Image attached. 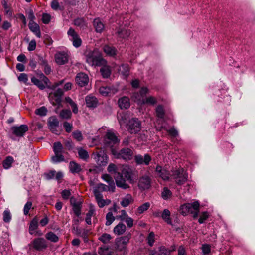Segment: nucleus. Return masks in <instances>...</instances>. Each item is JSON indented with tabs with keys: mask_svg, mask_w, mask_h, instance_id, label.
<instances>
[{
	"mask_svg": "<svg viewBox=\"0 0 255 255\" xmlns=\"http://www.w3.org/2000/svg\"><path fill=\"white\" fill-rule=\"evenodd\" d=\"M132 177V170L128 166H123L121 173L117 172L115 177L118 187L126 189L129 187L126 181H131Z\"/></svg>",
	"mask_w": 255,
	"mask_h": 255,
	"instance_id": "f257e3e1",
	"label": "nucleus"
},
{
	"mask_svg": "<svg viewBox=\"0 0 255 255\" xmlns=\"http://www.w3.org/2000/svg\"><path fill=\"white\" fill-rule=\"evenodd\" d=\"M199 207L200 204L198 201L192 203H185L181 205L179 212L184 216L191 213L193 214L194 218H196L198 216Z\"/></svg>",
	"mask_w": 255,
	"mask_h": 255,
	"instance_id": "f03ea898",
	"label": "nucleus"
},
{
	"mask_svg": "<svg viewBox=\"0 0 255 255\" xmlns=\"http://www.w3.org/2000/svg\"><path fill=\"white\" fill-rule=\"evenodd\" d=\"M86 62L91 66H99L104 65L106 63L97 50L89 52L86 55Z\"/></svg>",
	"mask_w": 255,
	"mask_h": 255,
	"instance_id": "7ed1b4c3",
	"label": "nucleus"
},
{
	"mask_svg": "<svg viewBox=\"0 0 255 255\" xmlns=\"http://www.w3.org/2000/svg\"><path fill=\"white\" fill-rule=\"evenodd\" d=\"M92 157L99 167L105 166L108 163V158L106 153L102 150L94 152Z\"/></svg>",
	"mask_w": 255,
	"mask_h": 255,
	"instance_id": "20e7f679",
	"label": "nucleus"
},
{
	"mask_svg": "<svg viewBox=\"0 0 255 255\" xmlns=\"http://www.w3.org/2000/svg\"><path fill=\"white\" fill-rule=\"evenodd\" d=\"M127 128L130 133H136L141 130V122L137 118H132L127 123Z\"/></svg>",
	"mask_w": 255,
	"mask_h": 255,
	"instance_id": "39448f33",
	"label": "nucleus"
},
{
	"mask_svg": "<svg viewBox=\"0 0 255 255\" xmlns=\"http://www.w3.org/2000/svg\"><path fill=\"white\" fill-rule=\"evenodd\" d=\"M112 153L116 158H122L126 161L130 160L133 156V151L128 148H123L119 152L112 150Z\"/></svg>",
	"mask_w": 255,
	"mask_h": 255,
	"instance_id": "423d86ee",
	"label": "nucleus"
},
{
	"mask_svg": "<svg viewBox=\"0 0 255 255\" xmlns=\"http://www.w3.org/2000/svg\"><path fill=\"white\" fill-rule=\"evenodd\" d=\"M172 176L178 185L184 184L188 180V175L183 169L173 171Z\"/></svg>",
	"mask_w": 255,
	"mask_h": 255,
	"instance_id": "0eeeda50",
	"label": "nucleus"
},
{
	"mask_svg": "<svg viewBox=\"0 0 255 255\" xmlns=\"http://www.w3.org/2000/svg\"><path fill=\"white\" fill-rule=\"evenodd\" d=\"M149 90L146 87H142L139 93L135 92L132 96V99L138 105H142L144 104V101L145 99V96L148 93Z\"/></svg>",
	"mask_w": 255,
	"mask_h": 255,
	"instance_id": "6e6552de",
	"label": "nucleus"
},
{
	"mask_svg": "<svg viewBox=\"0 0 255 255\" xmlns=\"http://www.w3.org/2000/svg\"><path fill=\"white\" fill-rule=\"evenodd\" d=\"M69 39L72 42L73 45L78 48L81 45L82 40L77 32L72 28H70L67 32Z\"/></svg>",
	"mask_w": 255,
	"mask_h": 255,
	"instance_id": "1a4fd4ad",
	"label": "nucleus"
},
{
	"mask_svg": "<svg viewBox=\"0 0 255 255\" xmlns=\"http://www.w3.org/2000/svg\"><path fill=\"white\" fill-rule=\"evenodd\" d=\"M63 94L62 89L58 88L53 92H51L49 94V99L53 105H59L61 101V97Z\"/></svg>",
	"mask_w": 255,
	"mask_h": 255,
	"instance_id": "9d476101",
	"label": "nucleus"
},
{
	"mask_svg": "<svg viewBox=\"0 0 255 255\" xmlns=\"http://www.w3.org/2000/svg\"><path fill=\"white\" fill-rule=\"evenodd\" d=\"M39 79L33 77L31 78V82L36 86H37L40 89L43 90L45 88V85H47L49 82V79L45 76L43 74L39 75Z\"/></svg>",
	"mask_w": 255,
	"mask_h": 255,
	"instance_id": "9b49d317",
	"label": "nucleus"
},
{
	"mask_svg": "<svg viewBox=\"0 0 255 255\" xmlns=\"http://www.w3.org/2000/svg\"><path fill=\"white\" fill-rule=\"evenodd\" d=\"M119 140L115 133L111 130H108L104 138V143L107 146L112 147L114 144L118 143Z\"/></svg>",
	"mask_w": 255,
	"mask_h": 255,
	"instance_id": "f8f14e48",
	"label": "nucleus"
},
{
	"mask_svg": "<svg viewBox=\"0 0 255 255\" xmlns=\"http://www.w3.org/2000/svg\"><path fill=\"white\" fill-rule=\"evenodd\" d=\"M30 245L36 250L41 251L46 249L47 247L45 240L42 238H37L34 239Z\"/></svg>",
	"mask_w": 255,
	"mask_h": 255,
	"instance_id": "ddd939ff",
	"label": "nucleus"
},
{
	"mask_svg": "<svg viewBox=\"0 0 255 255\" xmlns=\"http://www.w3.org/2000/svg\"><path fill=\"white\" fill-rule=\"evenodd\" d=\"M134 160L138 165L144 164L148 165L151 161V157L148 154H145L144 156L138 154L135 156Z\"/></svg>",
	"mask_w": 255,
	"mask_h": 255,
	"instance_id": "4468645a",
	"label": "nucleus"
},
{
	"mask_svg": "<svg viewBox=\"0 0 255 255\" xmlns=\"http://www.w3.org/2000/svg\"><path fill=\"white\" fill-rule=\"evenodd\" d=\"M117 91V88L113 86H102L99 88L100 93L104 96L113 95Z\"/></svg>",
	"mask_w": 255,
	"mask_h": 255,
	"instance_id": "2eb2a0df",
	"label": "nucleus"
},
{
	"mask_svg": "<svg viewBox=\"0 0 255 255\" xmlns=\"http://www.w3.org/2000/svg\"><path fill=\"white\" fill-rule=\"evenodd\" d=\"M55 60L58 65H63L68 62V55L64 52H59L55 55Z\"/></svg>",
	"mask_w": 255,
	"mask_h": 255,
	"instance_id": "dca6fc26",
	"label": "nucleus"
},
{
	"mask_svg": "<svg viewBox=\"0 0 255 255\" xmlns=\"http://www.w3.org/2000/svg\"><path fill=\"white\" fill-rule=\"evenodd\" d=\"M11 129L14 134L17 136L21 137L28 130V128L27 125H21L20 126L13 127Z\"/></svg>",
	"mask_w": 255,
	"mask_h": 255,
	"instance_id": "f3484780",
	"label": "nucleus"
},
{
	"mask_svg": "<svg viewBox=\"0 0 255 255\" xmlns=\"http://www.w3.org/2000/svg\"><path fill=\"white\" fill-rule=\"evenodd\" d=\"M129 238L128 236L122 237L117 238L116 240V245L119 250L122 251L126 247L127 244L128 243Z\"/></svg>",
	"mask_w": 255,
	"mask_h": 255,
	"instance_id": "a211bd4d",
	"label": "nucleus"
},
{
	"mask_svg": "<svg viewBox=\"0 0 255 255\" xmlns=\"http://www.w3.org/2000/svg\"><path fill=\"white\" fill-rule=\"evenodd\" d=\"M76 83L80 86L83 87L86 85L89 81L88 76L83 73H78L75 78Z\"/></svg>",
	"mask_w": 255,
	"mask_h": 255,
	"instance_id": "6ab92c4d",
	"label": "nucleus"
},
{
	"mask_svg": "<svg viewBox=\"0 0 255 255\" xmlns=\"http://www.w3.org/2000/svg\"><path fill=\"white\" fill-rule=\"evenodd\" d=\"M151 185V179L148 176H144L141 177L139 180L138 186L142 189H147L149 188Z\"/></svg>",
	"mask_w": 255,
	"mask_h": 255,
	"instance_id": "aec40b11",
	"label": "nucleus"
},
{
	"mask_svg": "<svg viewBox=\"0 0 255 255\" xmlns=\"http://www.w3.org/2000/svg\"><path fill=\"white\" fill-rule=\"evenodd\" d=\"M59 125V121L54 117H51L48 120V126L50 130L54 133L58 134V131L56 129Z\"/></svg>",
	"mask_w": 255,
	"mask_h": 255,
	"instance_id": "412c9836",
	"label": "nucleus"
},
{
	"mask_svg": "<svg viewBox=\"0 0 255 255\" xmlns=\"http://www.w3.org/2000/svg\"><path fill=\"white\" fill-rule=\"evenodd\" d=\"M161 214L162 218L168 224L172 225V222L170 218L171 213L168 209H165L163 212L161 213L159 211L154 213L156 216H159Z\"/></svg>",
	"mask_w": 255,
	"mask_h": 255,
	"instance_id": "4be33fe9",
	"label": "nucleus"
},
{
	"mask_svg": "<svg viewBox=\"0 0 255 255\" xmlns=\"http://www.w3.org/2000/svg\"><path fill=\"white\" fill-rule=\"evenodd\" d=\"M156 172L157 175L164 180H167L169 178V172L160 165L157 166Z\"/></svg>",
	"mask_w": 255,
	"mask_h": 255,
	"instance_id": "5701e85b",
	"label": "nucleus"
},
{
	"mask_svg": "<svg viewBox=\"0 0 255 255\" xmlns=\"http://www.w3.org/2000/svg\"><path fill=\"white\" fill-rule=\"evenodd\" d=\"M29 28L38 38L41 37L39 26L33 20H30L28 24Z\"/></svg>",
	"mask_w": 255,
	"mask_h": 255,
	"instance_id": "b1692460",
	"label": "nucleus"
},
{
	"mask_svg": "<svg viewBox=\"0 0 255 255\" xmlns=\"http://www.w3.org/2000/svg\"><path fill=\"white\" fill-rule=\"evenodd\" d=\"M118 105L121 109H127L130 105L129 99L128 97H123L118 100Z\"/></svg>",
	"mask_w": 255,
	"mask_h": 255,
	"instance_id": "393cba45",
	"label": "nucleus"
},
{
	"mask_svg": "<svg viewBox=\"0 0 255 255\" xmlns=\"http://www.w3.org/2000/svg\"><path fill=\"white\" fill-rule=\"evenodd\" d=\"M85 102L87 106L91 108L96 107L98 103L96 98L90 95L85 97Z\"/></svg>",
	"mask_w": 255,
	"mask_h": 255,
	"instance_id": "a878e982",
	"label": "nucleus"
},
{
	"mask_svg": "<svg viewBox=\"0 0 255 255\" xmlns=\"http://www.w3.org/2000/svg\"><path fill=\"white\" fill-rule=\"evenodd\" d=\"M102 178L110 185V189L111 190V191L114 192L115 185L112 178L109 175L105 174L102 175Z\"/></svg>",
	"mask_w": 255,
	"mask_h": 255,
	"instance_id": "bb28decb",
	"label": "nucleus"
},
{
	"mask_svg": "<svg viewBox=\"0 0 255 255\" xmlns=\"http://www.w3.org/2000/svg\"><path fill=\"white\" fill-rule=\"evenodd\" d=\"M93 26L97 32L101 33L104 29V24L99 18H96L93 21Z\"/></svg>",
	"mask_w": 255,
	"mask_h": 255,
	"instance_id": "cd10ccee",
	"label": "nucleus"
},
{
	"mask_svg": "<svg viewBox=\"0 0 255 255\" xmlns=\"http://www.w3.org/2000/svg\"><path fill=\"white\" fill-rule=\"evenodd\" d=\"M116 34L120 39H126L130 35V31L125 28H119Z\"/></svg>",
	"mask_w": 255,
	"mask_h": 255,
	"instance_id": "c85d7f7f",
	"label": "nucleus"
},
{
	"mask_svg": "<svg viewBox=\"0 0 255 255\" xmlns=\"http://www.w3.org/2000/svg\"><path fill=\"white\" fill-rule=\"evenodd\" d=\"M133 202V199L132 196L130 194H127L122 198L120 203L123 207H126Z\"/></svg>",
	"mask_w": 255,
	"mask_h": 255,
	"instance_id": "c756f323",
	"label": "nucleus"
},
{
	"mask_svg": "<svg viewBox=\"0 0 255 255\" xmlns=\"http://www.w3.org/2000/svg\"><path fill=\"white\" fill-rule=\"evenodd\" d=\"M69 169L70 172L74 174L78 173L82 170L81 166L75 161L70 162Z\"/></svg>",
	"mask_w": 255,
	"mask_h": 255,
	"instance_id": "7c9ffc66",
	"label": "nucleus"
},
{
	"mask_svg": "<svg viewBox=\"0 0 255 255\" xmlns=\"http://www.w3.org/2000/svg\"><path fill=\"white\" fill-rule=\"evenodd\" d=\"M73 198H71L70 199V202L71 204H72L73 206V211L74 213V214L77 216H79L81 214V203L80 202H76L73 203Z\"/></svg>",
	"mask_w": 255,
	"mask_h": 255,
	"instance_id": "2f4dec72",
	"label": "nucleus"
},
{
	"mask_svg": "<svg viewBox=\"0 0 255 255\" xmlns=\"http://www.w3.org/2000/svg\"><path fill=\"white\" fill-rule=\"evenodd\" d=\"M126 229V226L123 223H120L114 227L113 231L117 235H121L125 232Z\"/></svg>",
	"mask_w": 255,
	"mask_h": 255,
	"instance_id": "473e14b6",
	"label": "nucleus"
},
{
	"mask_svg": "<svg viewBox=\"0 0 255 255\" xmlns=\"http://www.w3.org/2000/svg\"><path fill=\"white\" fill-rule=\"evenodd\" d=\"M77 151L79 158L85 161H87L89 158L88 152L81 147L77 148Z\"/></svg>",
	"mask_w": 255,
	"mask_h": 255,
	"instance_id": "72a5a7b5",
	"label": "nucleus"
},
{
	"mask_svg": "<svg viewBox=\"0 0 255 255\" xmlns=\"http://www.w3.org/2000/svg\"><path fill=\"white\" fill-rule=\"evenodd\" d=\"M38 227V219L35 217L30 222L29 227V232L31 235L34 234V231Z\"/></svg>",
	"mask_w": 255,
	"mask_h": 255,
	"instance_id": "f704fd0d",
	"label": "nucleus"
},
{
	"mask_svg": "<svg viewBox=\"0 0 255 255\" xmlns=\"http://www.w3.org/2000/svg\"><path fill=\"white\" fill-rule=\"evenodd\" d=\"M65 102L69 104L72 109V111L74 114H77L78 112V109L77 104L69 97L65 98Z\"/></svg>",
	"mask_w": 255,
	"mask_h": 255,
	"instance_id": "c9c22d12",
	"label": "nucleus"
},
{
	"mask_svg": "<svg viewBox=\"0 0 255 255\" xmlns=\"http://www.w3.org/2000/svg\"><path fill=\"white\" fill-rule=\"evenodd\" d=\"M103 50L107 55L110 56H113L116 54V50L112 46L105 45L103 47Z\"/></svg>",
	"mask_w": 255,
	"mask_h": 255,
	"instance_id": "e433bc0d",
	"label": "nucleus"
},
{
	"mask_svg": "<svg viewBox=\"0 0 255 255\" xmlns=\"http://www.w3.org/2000/svg\"><path fill=\"white\" fill-rule=\"evenodd\" d=\"M150 207L149 202H145L139 206L136 210L137 214H141L147 211Z\"/></svg>",
	"mask_w": 255,
	"mask_h": 255,
	"instance_id": "4c0bfd02",
	"label": "nucleus"
},
{
	"mask_svg": "<svg viewBox=\"0 0 255 255\" xmlns=\"http://www.w3.org/2000/svg\"><path fill=\"white\" fill-rule=\"evenodd\" d=\"M46 238L52 242H57L59 240L58 237L52 232H49L45 235Z\"/></svg>",
	"mask_w": 255,
	"mask_h": 255,
	"instance_id": "58836bf2",
	"label": "nucleus"
},
{
	"mask_svg": "<svg viewBox=\"0 0 255 255\" xmlns=\"http://www.w3.org/2000/svg\"><path fill=\"white\" fill-rule=\"evenodd\" d=\"M175 246H173L172 249H168L164 246L161 247L159 250L160 254V255H170L171 253L175 251Z\"/></svg>",
	"mask_w": 255,
	"mask_h": 255,
	"instance_id": "ea45409f",
	"label": "nucleus"
},
{
	"mask_svg": "<svg viewBox=\"0 0 255 255\" xmlns=\"http://www.w3.org/2000/svg\"><path fill=\"white\" fill-rule=\"evenodd\" d=\"M100 72L104 78H108L111 74V70L109 67L104 65L101 68Z\"/></svg>",
	"mask_w": 255,
	"mask_h": 255,
	"instance_id": "a19ab883",
	"label": "nucleus"
},
{
	"mask_svg": "<svg viewBox=\"0 0 255 255\" xmlns=\"http://www.w3.org/2000/svg\"><path fill=\"white\" fill-rule=\"evenodd\" d=\"M63 151V146L60 142H55L53 145V151L55 154H61Z\"/></svg>",
	"mask_w": 255,
	"mask_h": 255,
	"instance_id": "79ce46f5",
	"label": "nucleus"
},
{
	"mask_svg": "<svg viewBox=\"0 0 255 255\" xmlns=\"http://www.w3.org/2000/svg\"><path fill=\"white\" fill-rule=\"evenodd\" d=\"M156 116L160 119L164 118L165 115V111L163 106L159 105L156 109Z\"/></svg>",
	"mask_w": 255,
	"mask_h": 255,
	"instance_id": "37998d69",
	"label": "nucleus"
},
{
	"mask_svg": "<svg viewBox=\"0 0 255 255\" xmlns=\"http://www.w3.org/2000/svg\"><path fill=\"white\" fill-rule=\"evenodd\" d=\"M13 162V158L11 156H8L3 162V167L4 169H8L11 166Z\"/></svg>",
	"mask_w": 255,
	"mask_h": 255,
	"instance_id": "c03bdc74",
	"label": "nucleus"
},
{
	"mask_svg": "<svg viewBox=\"0 0 255 255\" xmlns=\"http://www.w3.org/2000/svg\"><path fill=\"white\" fill-rule=\"evenodd\" d=\"M116 219V217H114L113 215V213L112 212H109L106 216V225L109 226L115 220V219Z\"/></svg>",
	"mask_w": 255,
	"mask_h": 255,
	"instance_id": "a18cd8bd",
	"label": "nucleus"
},
{
	"mask_svg": "<svg viewBox=\"0 0 255 255\" xmlns=\"http://www.w3.org/2000/svg\"><path fill=\"white\" fill-rule=\"evenodd\" d=\"M51 161L54 163H57L64 161V157L61 154H55L51 157Z\"/></svg>",
	"mask_w": 255,
	"mask_h": 255,
	"instance_id": "49530a36",
	"label": "nucleus"
},
{
	"mask_svg": "<svg viewBox=\"0 0 255 255\" xmlns=\"http://www.w3.org/2000/svg\"><path fill=\"white\" fill-rule=\"evenodd\" d=\"M94 188L98 189V191H99L100 192L106 191H111V190L110 189V185H106L102 183H99L97 184Z\"/></svg>",
	"mask_w": 255,
	"mask_h": 255,
	"instance_id": "de8ad7c7",
	"label": "nucleus"
},
{
	"mask_svg": "<svg viewBox=\"0 0 255 255\" xmlns=\"http://www.w3.org/2000/svg\"><path fill=\"white\" fill-rule=\"evenodd\" d=\"M72 113L69 110H62L60 113V117L62 119H69Z\"/></svg>",
	"mask_w": 255,
	"mask_h": 255,
	"instance_id": "09e8293b",
	"label": "nucleus"
},
{
	"mask_svg": "<svg viewBox=\"0 0 255 255\" xmlns=\"http://www.w3.org/2000/svg\"><path fill=\"white\" fill-rule=\"evenodd\" d=\"M172 196V192L167 187H164L162 192V197L164 200H167Z\"/></svg>",
	"mask_w": 255,
	"mask_h": 255,
	"instance_id": "8fccbe9b",
	"label": "nucleus"
},
{
	"mask_svg": "<svg viewBox=\"0 0 255 255\" xmlns=\"http://www.w3.org/2000/svg\"><path fill=\"white\" fill-rule=\"evenodd\" d=\"M157 102V99L156 98L153 96H149L148 97H146L144 101V104H147L152 105H154L156 104Z\"/></svg>",
	"mask_w": 255,
	"mask_h": 255,
	"instance_id": "3c124183",
	"label": "nucleus"
},
{
	"mask_svg": "<svg viewBox=\"0 0 255 255\" xmlns=\"http://www.w3.org/2000/svg\"><path fill=\"white\" fill-rule=\"evenodd\" d=\"M73 137L77 141H81L83 139L82 133L79 130H75L72 133Z\"/></svg>",
	"mask_w": 255,
	"mask_h": 255,
	"instance_id": "603ef678",
	"label": "nucleus"
},
{
	"mask_svg": "<svg viewBox=\"0 0 255 255\" xmlns=\"http://www.w3.org/2000/svg\"><path fill=\"white\" fill-rule=\"evenodd\" d=\"M94 209L92 208H91L89 210L88 212L86 214V217L85 219V221L86 223L88 225H90L91 224V217L93 216L94 213Z\"/></svg>",
	"mask_w": 255,
	"mask_h": 255,
	"instance_id": "864d4df0",
	"label": "nucleus"
},
{
	"mask_svg": "<svg viewBox=\"0 0 255 255\" xmlns=\"http://www.w3.org/2000/svg\"><path fill=\"white\" fill-rule=\"evenodd\" d=\"M119 71L125 76L128 74L129 68L128 65L124 64L121 65L119 68Z\"/></svg>",
	"mask_w": 255,
	"mask_h": 255,
	"instance_id": "5fc2aeb1",
	"label": "nucleus"
},
{
	"mask_svg": "<svg viewBox=\"0 0 255 255\" xmlns=\"http://www.w3.org/2000/svg\"><path fill=\"white\" fill-rule=\"evenodd\" d=\"M74 24L80 27H83L86 25L85 22L83 18H78L74 20Z\"/></svg>",
	"mask_w": 255,
	"mask_h": 255,
	"instance_id": "6e6d98bb",
	"label": "nucleus"
},
{
	"mask_svg": "<svg viewBox=\"0 0 255 255\" xmlns=\"http://www.w3.org/2000/svg\"><path fill=\"white\" fill-rule=\"evenodd\" d=\"M111 239V236L110 234H103L102 236H101L99 239L103 243H108L110 239Z\"/></svg>",
	"mask_w": 255,
	"mask_h": 255,
	"instance_id": "4d7b16f0",
	"label": "nucleus"
},
{
	"mask_svg": "<svg viewBox=\"0 0 255 255\" xmlns=\"http://www.w3.org/2000/svg\"><path fill=\"white\" fill-rule=\"evenodd\" d=\"M3 221L5 222H9L11 219V215L8 210H5L3 214Z\"/></svg>",
	"mask_w": 255,
	"mask_h": 255,
	"instance_id": "13d9d810",
	"label": "nucleus"
},
{
	"mask_svg": "<svg viewBox=\"0 0 255 255\" xmlns=\"http://www.w3.org/2000/svg\"><path fill=\"white\" fill-rule=\"evenodd\" d=\"M209 216V213L208 212H203L202 213L200 217L198 220L199 223H203L205 220H206Z\"/></svg>",
	"mask_w": 255,
	"mask_h": 255,
	"instance_id": "bf43d9fd",
	"label": "nucleus"
},
{
	"mask_svg": "<svg viewBox=\"0 0 255 255\" xmlns=\"http://www.w3.org/2000/svg\"><path fill=\"white\" fill-rule=\"evenodd\" d=\"M148 244L150 246H152L155 242V234L151 232L149 233L147 237Z\"/></svg>",
	"mask_w": 255,
	"mask_h": 255,
	"instance_id": "052dcab7",
	"label": "nucleus"
},
{
	"mask_svg": "<svg viewBox=\"0 0 255 255\" xmlns=\"http://www.w3.org/2000/svg\"><path fill=\"white\" fill-rule=\"evenodd\" d=\"M36 115L41 116H45L47 113V110L44 107H41L40 108L36 109L35 111Z\"/></svg>",
	"mask_w": 255,
	"mask_h": 255,
	"instance_id": "680f3d73",
	"label": "nucleus"
},
{
	"mask_svg": "<svg viewBox=\"0 0 255 255\" xmlns=\"http://www.w3.org/2000/svg\"><path fill=\"white\" fill-rule=\"evenodd\" d=\"M128 214L125 210L121 211V214L116 216L117 219H120L121 221H124L128 217Z\"/></svg>",
	"mask_w": 255,
	"mask_h": 255,
	"instance_id": "e2e57ef3",
	"label": "nucleus"
},
{
	"mask_svg": "<svg viewBox=\"0 0 255 255\" xmlns=\"http://www.w3.org/2000/svg\"><path fill=\"white\" fill-rule=\"evenodd\" d=\"M97 202L98 206L102 208V207H103L105 205H109L111 203V200L109 199L104 200V199H103V198H102L100 200H98V201H97Z\"/></svg>",
	"mask_w": 255,
	"mask_h": 255,
	"instance_id": "0e129e2a",
	"label": "nucleus"
},
{
	"mask_svg": "<svg viewBox=\"0 0 255 255\" xmlns=\"http://www.w3.org/2000/svg\"><path fill=\"white\" fill-rule=\"evenodd\" d=\"M202 251L204 255H207L211 252V247L208 244H203L202 247Z\"/></svg>",
	"mask_w": 255,
	"mask_h": 255,
	"instance_id": "69168bd1",
	"label": "nucleus"
},
{
	"mask_svg": "<svg viewBox=\"0 0 255 255\" xmlns=\"http://www.w3.org/2000/svg\"><path fill=\"white\" fill-rule=\"evenodd\" d=\"M32 204L31 201H28L25 204L24 209H23V212H24V215H26L28 214L29 211L32 207Z\"/></svg>",
	"mask_w": 255,
	"mask_h": 255,
	"instance_id": "338daca9",
	"label": "nucleus"
},
{
	"mask_svg": "<svg viewBox=\"0 0 255 255\" xmlns=\"http://www.w3.org/2000/svg\"><path fill=\"white\" fill-rule=\"evenodd\" d=\"M51 19V16L47 13H43L42 17V20L43 23L48 24Z\"/></svg>",
	"mask_w": 255,
	"mask_h": 255,
	"instance_id": "774afa93",
	"label": "nucleus"
}]
</instances>
